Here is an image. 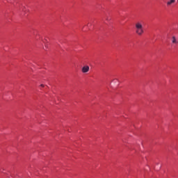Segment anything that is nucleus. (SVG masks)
Here are the masks:
<instances>
[{"label":"nucleus","instance_id":"7","mask_svg":"<svg viewBox=\"0 0 178 178\" xmlns=\"http://www.w3.org/2000/svg\"><path fill=\"white\" fill-rule=\"evenodd\" d=\"M40 87H44V84H41Z\"/></svg>","mask_w":178,"mask_h":178},{"label":"nucleus","instance_id":"1","mask_svg":"<svg viewBox=\"0 0 178 178\" xmlns=\"http://www.w3.org/2000/svg\"><path fill=\"white\" fill-rule=\"evenodd\" d=\"M136 33L138 35H143L144 34V29H143V24L141 22H136Z\"/></svg>","mask_w":178,"mask_h":178},{"label":"nucleus","instance_id":"2","mask_svg":"<svg viewBox=\"0 0 178 178\" xmlns=\"http://www.w3.org/2000/svg\"><path fill=\"white\" fill-rule=\"evenodd\" d=\"M89 70H90V67L88 65L83 66L82 67V72L83 73H88V72H89Z\"/></svg>","mask_w":178,"mask_h":178},{"label":"nucleus","instance_id":"6","mask_svg":"<svg viewBox=\"0 0 178 178\" xmlns=\"http://www.w3.org/2000/svg\"><path fill=\"white\" fill-rule=\"evenodd\" d=\"M45 48H48V44L44 45Z\"/></svg>","mask_w":178,"mask_h":178},{"label":"nucleus","instance_id":"3","mask_svg":"<svg viewBox=\"0 0 178 178\" xmlns=\"http://www.w3.org/2000/svg\"><path fill=\"white\" fill-rule=\"evenodd\" d=\"M171 41L173 44H178V40L176 38V36H172L171 38Z\"/></svg>","mask_w":178,"mask_h":178},{"label":"nucleus","instance_id":"4","mask_svg":"<svg viewBox=\"0 0 178 178\" xmlns=\"http://www.w3.org/2000/svg\"><path fill=\"white\" fill-rule=\"evenodd\" d=\"M176 2V0H170L167 2V6H171V5H173Z\"/></svg>","mask_w":178,"mask_h":178},{"label":"nucleus","instance_id":"5","mask_svg":"<svg viewBox=\"0 0 178 178\" xmlns=\"http://www.w3.org/2000/svg\"><path fill=\"white\" fill-rule=\"evenodd\" d=\"M106 20H107V22H109L111 19L108 17H107Z\"/></svg>","mask_w":178,"mask_h":178}]
</instances>
